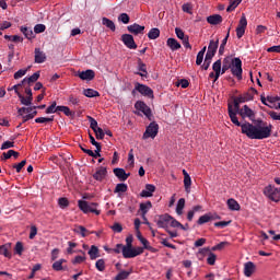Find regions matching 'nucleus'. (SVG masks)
Returning a JSON list of instances; mask_svg holds the SVG:
<instances>
[{
	"label": "nucleus",
	"instance_id": "40",
	"mask_svg": "<svg viewBox=\"0 0 280 280\" xmlns=\"http://www.w3.org/2000/svg\"><path fill=\"white\" fill-rule=\"evenodd\" d=\"M11 247H12L11 243L0 245V248H2L4 250V257H7L8 259H12V254L10 253Z\"/></svg>",
	"mask_w": 280,
	"mask_h": 280
},
{
	"label": "nucleus",
	"instance_id": "49",
	"mask_svg": "<svg viewBox=\"0 0 280 280\" xmlns=\"http://www.w3.org/2000/svg\"><path fill=\"white\" fill-rule=\"evenodd\" d=\"M31 67L26 68V69H20L19 71H16L14 73V80H19L21 78H23V75H25L27 73V71H30Z\"/></svg>",
	"mask_w": 280,
	"mask_h": 280
},
{
	"label": "nucleus",
	"instance_id": "23",
	"mask_svg": "<svg viewBox=\"0 0 280 280\" xmlns=\"http://www.w3.org/2000/svg\"><path fill=\"white\" fill-rule=\"evenodd\" d=\"M255 272V262L248 261L244 266V275L245 277H253V273Z\"/></svg>",
	"mask_w": 280,
	"mask_h": 280
},
{
	"label": "nucleus",
	"instance_id": "35",
	"mask_svg": "<svg viewBox=\"0 0 280 280\" xmlns=\"http://www.w3.org/2000/svg\"><path fill=\"white\" fill-rule=\"evenodd\" d=\"M159 36H161V30H159L158 27L151 28L148 33V38L150 40H156Z\"/></svg>",
	"mask_w": 280,
	"mask_h": 280
},
{
	"label": "nucleus",
	"instance_id": "59",
	"mask_svg": "<svg viewBox=\"0 0 280 280\" xmlns=\"http://www.w3.org/2000/svg\"><path fill=\"white\" fill-rule=\"evenodd\" d=\"M231 69V65L229 63V58L223 60V66L221 68V75H224V72Z\"/></svg>",
	"mask_w": 280,
	"mask_h": 280
},
{
	"label": "nucleus",
	"instance_id": "20",
	"mask_svg": "<svg viewBox=\"0 0 280 280\" xmlns=\"http://www.w3.org/2000/svg\"><path fill=\"white\" fill-rule=\"evenodd\" d=\"M212 69L215 73V79L214 82H218V80H220V75H222V60H217L213 65H212Z\"/></svg>",
	"mask_w": 280,
	"mask_h": 280
},
{
	"label": "nucleus",
	"instance_id": "3",
	"mask_svg": "<svg viewBox=\"0 0 280 280\" xmlns=\"http://www.w3.org/2000/svg\"><path fill=\"white\" fill-rule=\"evenodd\" d=\"M136 91H138V93H140V95H143L144 97H149L150 100H154V91L150 86H148L143 83L137 82L135 84V89L131 92L132 95H135Z\"/></svg>",
	"mask_w": 280,
	"mask_h": 280
},
{
	"label": "nucleus",
	"instance_id": "60",
	"mask_svg": "<svg viewBox=\"0 0 280 280\" xmlns=\"http://www.w3.org/2000/svg\"><path fill=\"white\" fill-rule=\"evenodd\" d=\"M110 229L114 231V233H121V231H124V226H121V224L118 222L114 223Z\"/></svg>",
	"mask_w": 280,
	"mask_h": 280
},
{
	"label": "nucleus",
	"instance_id": "48",
	"mask_svg": "<svg viewBox=\"0 0 280 280\" xmlns=\"http://www.w3.org/2000/svg\"><path fill=\"white\" fill-rule=\"evenodd\" d=\"M95 268L100 272H104L106 270V262L104 261V259H98L95 264Z\"/></svg>",
	"mask_w": 280,
	"mask_h": 280
},
{
	"label": "nucleus",
	"instance_id": "29",
	"mask_svg": "<svg viewBox=\"0 0 280 280\" xmlns=\"http://www.w3.org/2000/svg\"><path fill=\"white\" fill-rule=\"evenodd\" d=\"M62 264H67V259L61 258L52 264V270L56 272H60V270H67V267L62 266Z\"/></svg>",
	"mask_w": 280,
	"mask_h": 280
},
{
	"label": "nucleus",
	"instance_id": "16",
	"mask_svg": "<svg viewBox=\"0 0 280 280\" xmlns=\"http://www.w3.org/2000/svg\"><path fill=\"white\" fill-rule=\"evenodd\" d=\"M108 174V171L104 166H100L96 168V172L93 174L94 180L102 182L104 178H106V175Z\"/></svg>",
	"mask_w": 280,
	"mask_h": 280
},
{
	"label": "nucleus",
	"instance_id": "63",
	"mask_svg": "<svg viewBox=\"0 0 280 280\" xmlns=\"http://www.w3.org/2000/svg\"><path fill=\"white\" fill-rule=\"evenodd\" d=\"M10 148H14V141L3 142L0 150H10Z\"/></svg>",
	"mask_w": 280,
	"mask_h": 280
},
{
	"label": "nucleus",
	"instance_id": "51",
	"mask_svg": "<svg viewBox=\"0 0 280 280\" xmlns=\"http://www.w3.org/2000/svg\"><path fill=\"white\" fill-rule=\"evenodd\" d=\"M184 187L187 192L191 189V176L184 177Z\"/></svg>",
	"mask_w": 280,
	"mask_h": 280
},
{
	"label": "nucleus",
	"instance_id": "21",
	"mask_svg": "<svg viewBox=\"0 0 280 280\" xmlns=\"http://www.w3.org/2000/svg\"><path fill=\"white\" fill-rule=\"evenodd\" d=\"M20 32H22V34L25 36V38H27V40L36 38V35L34 34L32 27L21 26Z\"/></svg>",
	"mask_w": 280,
	"mask_h": 280
},
{
	"label": "nucleus",
	"instance_id": "64",
	"mask_svg": "<svg viewBox=\"0 0 280 280\" xmlns=\"http://www.w3.org/2000/svg\"><path fill=\"white\" fill-rule=\"evenodd\" d=\"M94 132L96 135V139H98V140L104 139V136L106 135L104 132V129H102L101 127H98V129H96Z\"/></svg>",
	"mask_w": 280,
	"mask_h": 280
},
{
	"label": "nucleus",
	"instance_id": "12",
	"mask_svg": "<svg viewBox=\"0 0 280 280\" xmlns=\"http://www.w3.org/2000/svg\"><path fill=\"white\" fill-rule=\"evenodd\" d=\"M171 221H172V215L166 213L159 217V219L156 220V224L160 229H167Z\"/></svg>",
	"mask_w": 280,
	"mask_h": 280
},
{
	"label": "nucleus",
	"instance_id": "39",
	"mask_svg": "<svg viewBox=\"0 0 280 280\" xmlns=\"http://www.w3.org/2000/svg\"><path fill=\"white\" fill-rule=\"evenodd\" d=\"M83 95H85V97H100V92L93 89H85L83 90Z\"/></svg>",
	"mask_w": 280,
	"mask_h": 280
},
{
	"label": "nucleus",
	"instance_id": "28",
	"mask_svg": "<svg viewBox=\"0 0 280 280\" xmlns=\"http://www.w3.org/2000/svg\"><path fill=\"white\" fill-rule=\"evenodd\" d=\"M138 70L141 72H137V75H140L141 78H145L148 75V68L141 59H138Z\"/></svg>",
	"mask_w": 280,
	"mask_h": 280
},
{
	"label": "nucleus",
	"instance_id": "54",
	"mask_svg": "<svg viewBox=\"0 0 280 280\" xmlns=\"http://www.w3.org/2000/svg\"><path fill=\"white\" fill-rule=\"evenodd\" d=\"M36 115H38L37 110H34L31 114L24 115L22 118V124H25V121H30V119H34Z\"/></svg>",
	"mask_w": 280,
	"mask_h": 280
},
{
	"label": "nucleus",
	"instance_id": "27",
	"mask_svg": "<svg viewBox=\"0 0 280 280\" xmlns=\"http://www.w3.org/2000/svg\"><path fill=\"white\" fill-rule=\"evenodd\" d=\"M218 47H220V39L217 40L211 39L208 46V52L210 54H218Z\"/></svg>",
	"mask_w": 280,
	"mask_h": 280
},
{
	"label": "nucleus",
	"instance_id": "17",
	"mask_svg": "<svg viewBox=\"0 0 280 280\" xmlns=\"http://www.w3.org/2000/svg\"><path fill=\"white\" fill-rule=\"evenodd\" d=\"M154 191H156V186L147 184L145 189L140 192V196L141 198H152V194H154Z\"/></svg>",
	"mask_w": 280,
	"mask_h": 280
},
{
	"label": "nucleus",
	"instance_id": "55",
	"mask_svg": "<svg viewBox=\"0 0 280 280\" xmlns=\"http://www.w3.org/2000/svg\"><path fill=\"white\" fill-rule=\"evenodd\" d=\"M88 119L90 121V128L93 129V132H95L97 129H100V127H97V120H95V118L88 116Z\"/></svg>",
	"mask_w": 280,
	"mask_h": 280
},
{
	"label": "nucleus",
	"instance_id": "33",
	"mask_svg": "<svg viewBox=\"0 0 280 280\" xmlns=\"http://www.w3.org/2000/svg\"><path fill=\"white\" fill-rule=\"evenodd\" d=\"M14 156L15 159L20 156V153L14 150H9L8 152H3L1 155V161H8V159H12Z\"/></svg>",
	"mask_w": 280,
	"mask_h": 280
},
{
	"label": "nucleus",
	"instance_id": "38",
	"mask_svg": "<svg viewBox=\"0 0 280 280\" xmlns=\"http://www.w3.org/2000/svg\"><path fill=\"white\" fill-rule=\"evenodd\" d=\"M126 191H128V184H117L115 189H114V194H126Z\"/></svg>",
	"mask_w": 280,
	"mask_h": 280
},
{
	"label": "nucleus",
	"instance_id": "43",
	"mask_svg": "<svg viewBox=\"0 0 280 280\" xmlns=\"http://www.w3.org/2000/svg\"><path fill=\"white\" fill-rule=\"evenodd\" d=\"M18 97H19L21 104H23V106H32V102H33L32 98H30L27 96L25 97L21 93L18 95Z\"/></svg>",
	"mask_w": 280,
	"mask_h": 280
},
{
	"label": "nucleus",
	"instance_id": "42",
	"mask_svg": "<svg viewBox=\"0 0 280 280\" xmlns=\"http://www.w3.org/2000/svg\"><path fill=\"white\" fill-rule=\"evenodd\" d=\"M170 224L173 229H182V231H187V228H185V225H183L180 222H178V220L174 219L173 217Z\"/></svg>",
	"mask_w": 280,
	"mask_h": 280
},
{
	"label": "nucleus",
	"instance_id": "47",
	"mask_svg": "<svg viewBox=\"0 0 280 280\" xmlns=\"http://www.w3.org/2000/svg\"><path fill=\"white\" fill-rule=\"evenodd\" d=\"M24 250H25V248L23 247V243L22 242H18L15 244V247H14L15 255H19V257H21V255H23Z\"/></svg>",
	"mask_w": 280,
	"mask_h": 280
},
{
	"label": "nucleus",
	"instance_id": "5",
	"mask_svg": "<svg viewBox=\"0 0 280 280\" xmlns=\"http://www.w3.org/2000/svg\"><path fill=\"white\" fill-rule=\"evenodd\" d=\"M139 255H143V247H122V257L125 259H133Z\"/></svg>",
	"mask_w": 280,
	"mask_h": 280
},
{
	"label": "nucleus",
	"instance_id": "9",
	"mask_svg": "<svg viewBox=\"0 0 280 280\" xmlns=\"http://www.w3.org/2000/svg\"><path fill=\"white\" fill-rule=\"evenodd\" d=\"M135 108H136V110L143 113V115L147 116V118L152 120V109L150 108V106H148V104H145V102L137 101L135 103Z\"/></svg>",
	"mask_w": 280,
	"mask_h": 280
},
{
	"label": "nucleus",
	"instance_id": "37",
	"mask_svg": "<svg viewBox=\"0 0 280 280\" xmlns=\"http://www.w3.org/2000/svg\"><path fill=\"white\" fill-rule=\"evenodd\" d=\"M228 207H229L230 211H240V209H241L237 200H235L233 198L228 200Z\"/></svg>",
	"mask_w": 280,
	"mask_h": 280
},
{
	"label": "nucleus",
	"instance_id": "1",
	"mask_svg": "<svg viewBox=\"0 0 280 280\" xmlns=\"http://www.w3.org/2000/svg\"><path fill=\"white\" fill-rule=\"evenodd\" d=\"M228 113L232 124L241 128L242 135H245L247 139L261 141L272 137V124L268 125V122H265L261 119L258 120L259 125H253L249 122L255 121V110L248 107V105H244L242 108L237 105V107H234L233 109V105L229 104ZM237 115H240L242 119H248L249 121L240 122Z\"/></svg>",
	"mask_w": 280,
	"mask_h": 280
},
{
	"label": "nucleus",
	"instance_id": "24",
	"mask_svg": "<svg viewBox=\"0 0 280 280\" xmlns=\"http://www.w3.org/2000/svg\"><path fill=\"white\" fill-rule=\"evenodd\" d=\"M223 19H222V15L220 14H213V15H209L207 18V22L210 24V25H220V23H222Z\"/></svg>",
	"mask_w": 280,
	"mask_h": 280
},
{
	"label": "nucleus",
	"instance_id": "61",
	"mask_svg": "<svg viewBox=\"0 0 280 280\" xmlns=\"http://www.w3.org/2000/svg\"><path fill=\"white\" fill-rule=\"evenodd\" d=\"M267 114L269 115V117H271L273 119V121H280V114L275 112V110H269L267 112Z\"/></svg>",
	"mask_w": 280,
	"mask_h": 280
},
{
	"label": "nucleus",
	"instance_id": "31",
	"mask_svg": "<svg viewBox=\"0 0 280 280\" xmlns=\"http://www.w3.org/2000/svg\"><path fill=\"white\" fill-rule=\"evenodd\" d=\"M229 36H231V28L228 30L226 36L221 42V45L219 47V56H224V49L226 47V43H229Z\"/></svg>",
	"mask_w": 280,
	"mask_h": 280
},
{
	"label": "nucleus",
	"instance_id": "36",
	"mask_svg": "<svg viewBox=\"0 0 280 280\" xmlns=\"http://www.w3.org/2000/svg\"><path fill=\"white\" fill-rule=\"evenodd\" d=\"M57 113H62L66 115V117H73V115H75L69 107L63 105L57 106Z\"/></svg>",
	"mask_w": 280,
	"mask_h": 280
},
{
	"label": "nucleus",
	"instance_id": "22",
	"mask_svg": "<svg viewBox=\"0 0 280 280\" xmlns=\"http://www.w3.org/2000/svg\"><path fill=\"white\" fill-rule=\"evenodd\" d=\"M151 208H152V201H147V202L140 203V211H141L142 220H145V215H147L148 211H150Z\"/></svg>",
	"mask_w": 280,
	"mask_h": 280
},
{
	"label": "nucleus",
	"instance_id": "2",
	"mask_svg": "<svg viewBox=\"0 0 280 280\" xmlns=\"http://www.w3.org/2000/svg\"><path fill=\"white\" fill-rule=\"evenodd\" d=\"M78 207L84 213H95V215H100V213H102V211L97 210V207H98L97 202H89L85 200H79Z\"/></svg>",
	"mask_w": 280,
	"mask_h": 280
},
{
	"label": "nucleus",
	"instance_id": "34",
	"mask_svg": "<svg viewBox=\"0 0 280 280\" xmlns=\"http://www.w3.org/2000/svg\"><path fill=\"white\" fill-rule=\"evenodd\" d=\"M88 255H90V259L95 260L97 257H100V248L97 246L92 245L90 250L88 252Z\"/></svg>",
	"mask_w": 280,
	"mask_h": 280
},
{
	"label": "nucleus",
	"instance_id": "6",
	"mask_svg": "<svg viewBox=\"0 0 280 280\" xmlns=\"http://www.w3.org/2000/svg\"><path fill=\"white\" fill-rule=\"evenodd\" d=\"M265 196L272 200L273 202H279L280 200V188L269 185L264 190Z\"/></svg>",
	"mask_w": 280,
	"mask_h": 280
},
{
	"label": "nucleus",
	"instance_id": "57",
	"mask_svg": "<svg viewBox=\"0 0 280 280\" xmlns=\"http://www.w3.org/2000/svg\"><path fill=\"white\" fill-rule=\"evenodd\" d=\"M130 277V271H120L116 277L115 280H125Z\"/></svg>",
	"mask_w": 280,
	"mask_h": 280
},
{
	"label": "nucleus",
	"instance_id": "32",
	"mask_svg": "<svg viewBox=\"0 0 280 280\" xmlns=\"http://www.w3.org/2000/svg\"><path fill=\"white\" fill-rule=\"evenodd\" d=\"M211 220H215V218L213 217V214L207 213V214L201 215L198 219L197 224H199V225L207 224V222H211Z\"/></svg>",
	"mask_w": 280,
	"mask_h": 280
},
{
	"label": "nucleus",
	"instance_id": "4",
	"mask_svg": "<svg viewBox=\"0 0 280 280\" xmlns=\"http://www.w3.org/2000/svg\"><path fill=\"white\" fill-rule=\"evenodd\" d=\"M250 91L254 93L245 92V93L234 97V108H237V106H240V104H245V102H253V100H255V93H257V90L252 88Z\"/></svg>",
	"mask_w": 280,
	"mask_h": 280
},
{
	"label": "nucleus",
	"instance_id": "30",
	"mask_svg": "<svg viewBox=\"0 0 280 280\" xmlns=\"http://www.w3.org/2000/svg\"><path fill=\"white\" fill-rule=\"evenodd\" d=\"M102 25L107 27V30H110V32H115L117 30V26H115V22L108 18H102Z\"/></svg>",
	"mask_w": 280,
	"mask_h": 280
},
{
	"label": "nucleus",
	"instance_id": "15",
	"mask_svg": "<svg viewBox=\"0 0 280 280\" xmlns=\"http://www.w3.org/2000/svg\"><path fill=\"white\" fill-rule=\"evenodd\" d=\"M78 78H80V80H86L88 82H91V80L95 79V71L89 69L82 72H78Z\"/></svg>",
	"mask_w": 280,
	"mask_h": 280
},
{
	"label": "nucleus",
	"instance_id": "46",
	"mask_svg": "<svg viewBox=\"0 0 280 280\" xmlns=\"http://www.w3.org/2000/svg\"><path fill=\"white\" fill-rule=\"evenodd\" d=\"M118 21L124 23V25H128V23H130V15H128V13H121L118 15Z\"/></svg>",
	"mask_w": 280,
	"mask_h": 280
},
{
	"label": "nucleus",
	"instance_id": "52",
	"mask_svg": "<svg viewBox=\"0 0 280 280\" xmlns=\"http://www.w3.org/2000/svg\"><path fill=\"white\" fill-rule=\"evenodd\" d=\"M51 113H58V106L56 102H52L51 105L46 109V115H51Z\"/></svg>",
	"mask_w": 280,
	"mask_h": 280
},
{
	"label": "nucleus",
	"instance_id": "44",
	"mask_svg": "<svg viewBox=\"0 0 280 280\" xmlns=\"http://www.w3.org/2000/svg\"><path fill=\"white\" fill-rule=\"evenodd\" d=\"M54 121V116L51 117H38L35 119V124H51Z\"/></svg>",
	"mask_w": 280,
	"mask_h": 280
},
{
	"label": "nucleus",
	"instance_id": "10",
	"mask_svg": "<svg viewBox=\"0 0 280 280\" xmlns=\"http://www.w3.org/2000/svg\"><path fill=\"white\" fill-rule=\"evenodd\" d=\"M248 25V21L246 20V15H242L238 25L236 27V36L237 38H242L244 34H246V27Z\"/></svg>",
	"mask_w": 280,
	"mask_h": 280
},
{
	"label": "nucleus",
	"instance_id": "26",
	"mask_svg": "<svg viewBox=\"0 0 280 280\" xmlns=\"http://www.w3.org/2000/svg\"><path fill=\"white\" fill-rule=\"evenodd\" d=\"M38 78H40V72L37 71L33 73L31 77H26L22 80V84H34V82L38 81Z\"/></svg>",
	"mask_w": 280,
	"mask_h": 280
},
{
	"label": "nucleus",
	"instance_id": "11",
	"mask_svg": "<svg viewBox=\"0 0 280 280\" xmlns=\"http://www.w3.org/2000/svg\"><path fill=\"white\" fill-rule=\"evenodd\" d=\"M121 42L125 46H127L128 49H137V43L131 34H122Z\"/></svg>",
	"mask_w": 280,
	"mask_h": 280
},
{
	"label": "nucleus",
	"instance_id": "53",
	"mask_svg": "<svg viewBox=\"0 0 280 280\" xmlns=\"http://www.w3.org/2000/svg\"><path fill=\"white\" fill-rule=\"evenodd\" d=\"M215 259H218V256H215V254H213V253H209V256H208V258H207V264L209 265V266H215Z\"/></svg>",
	"mask_w": 280,
	"mask_h": 280
},
{
	"label": "nucleus",
	"instance_id": "18",
	"mask_svg": "<svg viewBox=\"0 0 280 280\" xmlns=\"http://www.w3.org/2000/svg\"><path fill=\"white\" fill-rule=\"evenodd\" d=\"M47 60V55L40 48H35V62L37 65H43Z\"/></svg>",
	"mask_w": 280,
	"mask_h": 280
},
{
	"label": "nucleus",
	"instance_id": "41",
	"mask_svg": "<svg viewBox=\"0 0 280 280\" xmlns=\"http://www.w3.org/2000/svg\"><path fill=\"white\" fill-rule=\"evenodd\" d=\"M183 209H185V198H180L177 201V206H176L177 215H183Z\"/></svg>",
	"mask_w": 280,
	"mask_h": 280
},
{
	"label": "nucleus",
	"instance_id": "8",
	"mask_svg": "<svg viewBox=\"0 0 280 280\" xmlns=\"http://www.w3.org/2000/svg\"><path fill=\"white\" fill-rule=\"evenodd\" d=\"M231 73L234 75L237 80H242V59L240 58H234L232 60V66H231Z\"/></svg>",
	"mask_w": 280,
	"mask_h": 280
},
{
	"label": "nucleus",
	"instance_id": "25",
	"mask_svg": "<svg viewBox=\"0 0 280 280\" xmlns=\"http://www.w3.org/2000/svg\"><path fill=\"white\" fill-rule=\"evenodd\" d=\"M166 45L167 47H170V49L172 51H178V49H180V43H178V40H176V38H168L166 40Z\"/></svg>",
	"mask_w": 280,
	"mask_h": 280
},
{
	"label": "nucleus",
	"instance_id": "13",
	"mask_svg": "<svg viewBox=\"0 0 280 280\" xmlns=\"http://www.w3.org/2000/svg\"><path fill=\"white\" fill-rule=\"evenodd\" d=\"M127 30L129 34H133V36H139V34H143V32H145V26L133 23L127 26Z\"/></svg>",
	"mask_w": 280,
	"mask_h": 280
},
{
	"label": "nucleus",
	"instance_id": "14",
	"mask_svg": "<svg viewBox=\"0 0 280 280\" xmlns=\"http://www.w3.org/2000/svg\"><path fill=\"white\" fill-rule=\"evenodd\" d=\"M115 177L118 178L121 183L128 180L130 177V173H126V170L124 168H114Z\"/></svg>",
	"mask_w": 280,
	"mask_h": 280
},
{
	"label": "nucleus",
	"instance_id": "62",
	"mask_svg": "<svg viewBox=\"0 0 280 280\" xmlns=\"http://www.w3.org/2000/svg\"><path fill=\"white\" fill-rule=\"evenodd\" d=\"M225 246H229V242H221L218 245H214L211 250H222Z\"/></svg>",
	"mask_w": 280,
	"mask_h": 280
},
{
	"label": "nucleus",
	"instance_id": "50",
	"mask_svg": "<svg viewBox=\"0 0 280 280\" xmlns=\"http://www.w3.org/2000/svg\"><path fill=\"white\" fill-rule=\"evenodd\" d=\"M137 237L139 240V242H141V244L143 245V250H145V246H148L150 244V242L143 237V235H141V231L137 232Z\"/></svg>",
	"mask_w": 280,
	"mask_h": 280
},
{
	"label": "nucleus",
	"instance_id": "7",
	"mask_svg": "<svg viewBox=\"0 0 280 280\" xmlns=\"http://www.w3.org/2000/svg\"><path fill=\"white\" fill-rule=\"evenodd\" d=\"M156 135H159V124H156V121H152L147 127L142 136V139H155Z\"/></svg>",
	"mask_w": 280,
	"mask_h": 280
},
{
	"label": "nucleus",
	"instance_id": "45",
	"mask_svg": "<svg viewBox=\"0 0 280 280\" xmlns=\"http://www.w3.org/2000/svg\"><path fill=\"white\" fill-rule=\"evenodd\" d=\"M242 3V0H231L229 7L226 8V12H233L237 5Z\"/></svg>",
	"mask_w": 280,
	"mask_h": 280
},
{
	"label": "nucleus",
	"instance_id": "56",
	"mask_svg": "<svg viewBox=\"0 0 280 280\" xmlns=\"http://www.w3.org/2000/svg\"><path fill=\"white\" fill-rule=\"evenodd\" d=\"M46 30H47V26H45V24H36L34 26L35 34H43V32H45Z\"/></svg>",
	"mask_w": 280,
	"mask_h": 280
},
{
	"label": "nucleus",
	"instance_id": "19",
	"mask_svg": "<svg viewBox=\"0 0 280 280\" xmlns=\"http://www.w3.org/2000/svg\"><path fill=\"white\" fill-rule=\"evenodd\" d=\"M73 232L77 233V235H81V237H88V235H92V233H94L84 228V225H75Z\"/></svg>",
	"mask_w": 280,
	"mask_h": 280
},
{
	"label": "nucleus",
	"instance_id": "58",
	"mask_svg": "<svg viewBox=\"0 0 280 280\" xmlns=\"http://www.w3.org/2000/svg\"><path fill=\"white\" fill-rule=\"evenodd\" d=\"M58 205L61 209H67V207H69V199L61 197L58 200Z\"/></svg>",
	"mask_w": 280,
	"mask_h": 280
}]
</instances>
